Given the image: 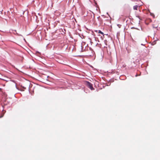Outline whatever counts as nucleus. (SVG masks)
I'll return each mask as SVG.
<instances>
[{
	"instance_id": "nucleus-14",
	"label": "nucleus",
	"mask_w": 160,
	"mask_h": 160,
	"mask_svg": "<svg viewBox=\"0 0 160 160\" xmlns=\"http://www.w3.org/2000/svg\"><path fill=\"white\" fill-rule=\"evenodd\" d=\"M93 18H94V15L93 16Z\"/></svg>"
},
{
	"instance_id": "nucleus-11",
	"label": "nucleus",
	"mask_w": 160,
	"mask_h": 160,
	"mask_svg": "<svg viewBox=\"0 0 160 160\" xmlns=\"http://www.w3.org/2000/svg\"><path fill=\"white\" fill-rule=\"evenodd\" d=\"M141 45H142V46H144V45L143 44H141Z\"/></svg>"
},
{
	"instance_id": "nucleus-4",
	"label": "nucleus",
	"mask_w": 160,
	"mask_h": 160,
	"mask_svg": "<svg viewBox=\"0 0 160 160\" xmlns=\"http://www.w3.org/2000/svg\"><path fill=\"white\" fill-rule=\"evenodd\" d=\"M138 6L136 5L133 6V9L135 10H137L138 8Z\"/></svg>"
},
{
	"instance_id": "nucleus-5",
	"label": "nucleus",
	"mask_w": 160,
	"mask_h": 160,
	"mask_svg": "<svg viewBox=\"0 0 160 160\" xmlns=\"http://www.w3.org/2000/svg\"><path fill=\"white\" fill-rule=\"evenodd\" d=\"M98 32L99 33H100L103 35H104V33L102 32L101 30H99Z\"/></svg>"
},
{
	"instance_id": "nucleus-17",
	"label": "nucleus",
	"mask_w": 160,
	"mask_h": 160,
	"mask_svg": "<svg viewBox=\"0 0 160 160\" xmlns=\"http://www.w3.org/2000/svg\"><path fill=\"white\" fill-rule=\"evenodd\" d=\"M107 14H108V12H107Z\"/></svg>"
},
{
	"instance_id": "nucleus-3",
	"label": "nucleus",
	"mask_w": 160,
	"mask_h": 160,
	"mask_svg": "<svg viewBox=\"0 0 160 160\" xmlns=\"http://www.w3.org/2000/svg\"><path fill=\"white\" fill-rule=\"evenodd\" d=\"M158 39H157V40H154V41H153V42H152V45H154L155 44H156V41H158Z\"/></svg>"
},
{
	"instance_id": "nucleus-2",
	"label": "nucleus",
	"mask_w": 160,
	"mask_h": 160,
	"mask_svg": "<svg viewBox=\"0 0 160 160\" xmlns=\"http://www.w3.org/2000/svg\"><path fill=\"white\" fill-rule=\"evenodd\" d=\"M58 62L63 65H68V63L67 62V61H59V62Z\"/></svg>"
},
{
	"instance_id": "nucleus-9",
	"label": "nucleus",
	"mask_w": 160,
	"mask_h": 160,
	"mask_svg": "<svg viewBox=\"0 0 160 160\" xmlns=\"http://www.w3.org/2000/svg\"><path fill=\"white\" fill-rule=\"evenodd\" d=\"M150 15H151V16H153V15H154V14L153 13H150Z\"/></svg>"
},
{
	"instance_id": "nucleus-8",
	"label": "nucleus",
	"mask_w": 160,
	"mask_h": 160,
	"mask_svg": "<svg viewBox=\"0 0 160 160\" xmlns=\"http://www.w3.org/2000/svg\"><path fill=\"white\" fill-rule=\"evenodd\" d=\"M55 88H56V89H58V88H59V87H55Z\"/></svg>"
},
{
	"instance_id": "nucleus-1",
	"label": "nucleus",
	"mask_w": 160,
	"mask_h": 160,
	"mask_svg": "<svg viewBox=\"0 0 160 160\" xmlns=\"http://www.w3.org/2000/svg\"><path fill=\"white\" fill-rule=\"evenodd\" d=\"M86 85L87 87L89 88L91 90H93L94 88L92 86V84L88 82H86Z\"/></svg>"
},
{
	"instance_id": "nucleus-10",
	"label": "nucleus",
	"mask_w": 160,
	"mask_h": 160,
	"mask_svg": "<svg viewBox=\"0 0 160 160\" xmlns=\"http://www.w3.org/2000/svg\"><path fill=\"white\" fill-rule=\"evenodd\" d=\"M118 25V27H119V28H120V27H119V26H120V25H119V24H118V25Z\"/></svg>"
},
{
	"instance_id": "nucleus-6",
	"label": "nucleus",
	"mask_w": 160,
	"mask_h": 160,
	"mask_svg": "<svg viewBox=\"0 0 160 160\" xmlns=\"http://www.w3.org/2000/svg\"><path fill=\"white\" fill-rule=\"evenodd\" d=\"M131 29H138L137 28H135L134 27H132L131 28Z\"/></svg>"
},
{
	"instance_id": "nucleus-15",
	"label": "nucleus",
	"mask_w": 160,
	"mask_h": 160,
	"mask_svg": "<svg viewBox=\"0 0 160 160\" xmlns=\"http://www.w3.org/2000/svg\"><path fill=\"white\" fill-rule=\"evenodd\" d=\"M154 28H157V27H153Z\"/></svg>"
},
{
	"instance_id": "nucleus-12",
	"label": "nucleus",
	"mask_w": 160,
	"mask_h": 160,
	"mask_svg": "<svg viewBox=\"0 0 160 160\" xmlns=\"http://www.w3.org/2000/svg\"><path fill=\"white\" fill-rule=\"evenodd\" d=\"M24 40L26 42V41L25 39L24 38Z\"/></svg>"
},
{
	"instance_id": "nucleus-16",
	"label": "nucleus",
	"mask_w": 160,
	"mask_h": 160,
	"mask_svg": "<svg viewBox=\"0 0 160 160\" xmlns=\"http://www.w3.org/2000/svg\"><path fill=\"white\" fill-rule=\"evenodd\" d=\"M99 18V16L98 17V18Z\"/></svg>"
},
{
	"instance_id": "nucleus-7",
	"label": "nucleus",
	"mask_w": 160,
	"mask_h": 160,
	"mask_svg": "<svg viewBox=\"0 0 160 160\" xmlns=\"http://www.w3.org/2000/svg\"><path fill=\"white\" fill-rule=\"evenodd\" d=\"M137 17H138L140 20H141V19L140 18V17L139 16H136Z\"/></svg>"
},
{
	"instance_id": "nucleus-13",
	"label": "nucleus",
	"mask_w": 160,
	"mask_h": 160,
	"mask_svg": "<svg viewBox=\"0 0 160 160\" xmlns=\"http://www.w3.org/2000/svg\"><path fill=\"white\" fill-rule=\"evenodd\" d=\"M81 49H82V46H81Z\"/></svg>"
}]
</instances>
